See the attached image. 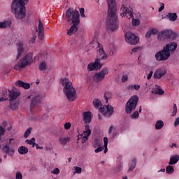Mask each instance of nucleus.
I'll use <instances>...</instances> for the list:
<instances>
[{
  "mask_svg": "<svg viewBox=\"0 0 179 179\" xmlns=\"http://www.w3.org/2000/svg\"><path fill=\"white\" fill-rule=\"evenodd\" d=\"M177 17H178V16L176 13H168L166 15V18L169 19V20H171V22H176Z\"/></svg>",
  "mask_w": 179,
  "mask_h": 179,
  "instance_id": "cd10ccee",
  "label": "nucleus"
},
{
  "mask_svg": "<svg viewBox=\"0 0 179 179\" xmlns=\"http://www.w3.org/2000/svg\"><path fill=\"white\" fill-rule=\"evenodd\" d=\"M17 55L16 57V59H19L20 57H22V54H23L24 51V48H23V41H20L17 43Z\"/></svg>",
  "mask_w": 179,
  "mask_h": 179,
  "instance_id": "4be33fe9",
  "label": "nucleus"
},
{
  "mask_svg": "<svg viewBox=\"0 0 179 179\" xmlns=\"http://www.w3.org/2000/svg\"><path fill=\"white\" fill-rule=\"evenodd\" d=\"M31 128H29L24 133V138H29L30 134H31Z\"/></svg>",
  "mask_w": 179,
  "mask_h": 179,
  "instance_id": "a18cd8bd",
  "label": "nucleus"
},
{
  "mask_svg": "<svg viewBox=\"0 0 179 179\" xmlns=\"http://www.w3.org/2000/svg\"><path fill=\"white\" fill-rule=\"evenodd\" d=\"M139 89H141V85L138 84H135L134 85H133V90H139Z\"/></svg>",
  "mask_w": 179,
  "mask_h": 179,
  "instance_id": "052dcab7",
  "label": "nucleus"
},
{
  "mask_svg": "<svg viewBox=\"0 0 179 179\" xmlns=\"http://www.w3.org/2000/svg\"><path fill=\"white\" fill-rule=\"evenodd\" d=\"M33 62H34V60H33V53H28L22 60L16 64L14 66V69L19 71V69H22V68H26L28 65H31Z\"/></svg>",
  "mask_w": 179,
  "mask_h": 179,
  "instance_id": "39448f33",
  "label": "nucleus"
},
{
  "mask_svg": "<svg viewBox=\"0 0 179 179\" xmlns=\"http://www.w3.org/2000/svg\"><path fill=\"white\" fill-rule=\"evenodd\" d=\"M59 142L63 146L67 144L68 142H71V138L69 137H60L59 138Z\"/></svg>",
  "mask_w": 179,
  "mask_h": 179,
  "instance_id": "c85d7f7f",
  "label": "nucleus"
},
{
  "mask_svg": "<svg viewBox=\"0 0 179 179\" xmlns=\"http://www.w3.org/2000/svg\"><path fill=\"white\" fill-rule=\"evenodd\" d=\"M135 167H136V159H134L132 160L131 164L129 169V171H133L134 170Z\"/></svg>",
  "mask_w": 179,
  "mask_h": 179,
  "instance_id": "c9c22d12",
  "label": "nucleus"
},
{
  "mask_svg": "<svg viewBox=\"0 0 179 179\" xmlns=\"http://www.w3.org/2000/svg\"><path fill=\"white\" fill-rule=\"evenodd\" d=\"M164 48L166 49L169 51V52H174V51L177 50V43L171 42L166 44V45Z\"/></svg>",
  "mask_w": 179,
  "mask_h": 179,
  "instance_id": "5701e85b",
  "label": "nucleus"
},
{
  "mask_svg": "<svg viewBox=\"0 0 179 179\" xmlns=\"http://www.w3.org/2000/svg\"><path fill=\"white\" fill-rule=\"evenodd\" d=\"M139 101V97L136 95L132 96L129 101L127 102L125 106V110L127 114H131L135 108H136V106H138V102Z\"/></svg>",
  "mask_w": 179,
  "mask_h": 179,
  "instance_id": "0eeeda50",
  "label": "nucleus"
},
{
  "mask_svg": "<svg viewBox=\"0 0 179 179\" xmlns=\"http://www.w3.org/2000/svg\"><path fill=\"white\" fill-rule=\"evenodd\" d=\"M103 143V141L101 138H95L92 142L94 148H99Z\"/></svg>",
  "mask_w": 179,
  "mask_h": 179,
  "instance_id": "c756f323",
  "label": "nucleus"
},
{
  "mask_svg": "<svg viewBox=\"0 0 179 179\" xmlns=\"http://www.w3.org/2000/svg\"><path fill=\"white\" fill-rule=\"evenodd\" d=\"M36 32L38 33V38L39 40H44V24L41 22V20H38V28H36Z\"/></svg>",
  "mask_w": 179,
  "mask_h": 179,
  "instance_id": "dca6fc26",
  "label": "nucleus"
},
{
  "mask_svg": "<svg viewBox=\"0 0 179 179\" xmlns=\"http://www.w3.org/2000/svg\"><path fill=\"white\" fill-rule=\"evenodd\" d=\"M99 113H102L106 118H110V117L114 114V108L110 105L104 106L99 108Z\"/></svg>",
  "mask_w": 179,
  "mask_h": 179,
  "instance_id": "4468645a",
  "label": "nucleus"
},
{
  "mask_svg": "<svg viewBox=\"0 0 179 179\" xmlns=\"http://www.w3.org/2000/svg\"><path fill=\"white\" fill-rule=\"evenodd\" d=\"M125 82H128V76H127V75H124L122 77V83H125Z\"/></svg>",
  "mask_w": 179,
  "mask_h": 179,
  "instance_id": "3c124183",
  "label": "nucleus"
},
{
  "mask_svg": "<svg viewBox=\"0 0 179 179\" xmlns=\"http://www.w3.org/2000/svg\"><path fill=\"white\" fill-rule=\"evenodd\" d=\"M80 16L79 11L72 8H69L66 11V17L68 22H71V23H80Z\"/></svg>",
  "mask_w": 179,
  "mask_h": 179,
  "instance_id": "423d86ee",
  "label": "nucleus"
},
{
  "mask_svg": "<svg viewBox=\"0 0 179 179\" xmlns=\"http://www.w3.org/2000/svg\"><path fill=\"white\" fill-rule=\"evenodd\" d=\"M62 85L64 86L63 92L69 101L76 100V90L72 85V83L68 78L62 80Z\"/></svg>",
  "mask_w": 179,
  "mask_h": 179,
  "instance_id": "7ed1b4c3",
  "label": "nucleus"
},
{
  "mask_svg": "<svg viewBox=\"0 0 179 179\" xmlns=\"http://www.w3.org/2000/svg\"><path fill=\"white\" fill-rule=\"evenodd\" d=\"M17 106H19L17 102L10 101V108L11 110H16L17 108Z\"/></svg>",
  "mask_w": 179,
  "mask_h": 179,
  "instance_id": "72a5a7b5",
  "label": "nucleus"
},
{
  "mask_svg": "<svg viewBox=\"0 0 179 179\" xmlns=\"http://www.w3.org/2000/svg\"><path fill=\"white\" fill-rule=\"evenodd\" d=\"M96 44L98 45V52H97V57L96 59L101 62V61H106L107 58H108V56L107 55V53L104 52V48L103 47V45L101 44L99 42H96Z\"/></svg>",
  "mask_w": 179,
  "mask_h": 179,
  "instance_id": "9d476101",
  "label": "nucleus"
},
{
  "mask_svg": "<svg viewBox=\"0 0 179 179\" xmlns=\"http://www.w3.org/2000/svg\"><path fill=\"white\" fill-rule=\"evenodd\" d=\"M103 143H104V153H106L107 152H108V149L107 148V146L108 145V138L107 137H104L103 138Z\"/></svg>",
  "mask_w": 179,
  "mask_h": 179,
  "instance_id": "4c0bfd02",
  "label": "nucleus"
},
{
  "mask_svg": "<svg viewBox=\"0 0 179 179\" xmlns=\"http://www.w3.org/2000/svg\"><path fill=\"white\" fill-rule=\"evenodd\" d=\"M125 41L126 43H128V44L135 45V44H138L139 37L136 36V35L132 32H127L125 34Z\"/></svg>",
  "mask_w": 179,
  "mask_h": 179,
  "instance_id": "ddd939ff",
  "label": "nucleus"
},
{
  "mask_svg": "<svg viewBox=\"0 0 179 179\" xmlns=\"http://www.w3.org/2000/svg\"><path fill=\"white\" fill-rule=\"evenodd\" d=\"M167 174H173L174 173V167L173 166H167L166 168Z\"/></svg>",
  "mask_w": 179,
  "mask_h": 179,
  "instance_id": "e433bc0d",
  "label": "nucleus"
},
{
  "mask_svg": "<svg viewBox=\"0 0 179 179\" xmlns=\"http://www.w3.org/2000/svg\"><path fill=\"white\" fill-rule=\"evenodd\" d=\"M6 132L5 128L0 126V135H4Z\"/></svg>",
  "mask_w": 179,
  "mask_h": 179,
  "instance_id": "13d9d810",
  "label": "nucleus"
},
{
  "mask_svg": "<svg viewBox=\"0 0 179 179\" xmlns=\"http://www.w3.org/2000/svg\"><path fill=\"white\" fill-rule=\"evenodd\" d=\"M15 86H17L18 87H22L25 90L30 89V83H24L22 80H17L15 83Z\"/></svg>",
  "mask_w": 179,
  "mask_h": 179,
  "instance_id": "a878e982",
  "label": "nucleus"
},
{
  "mask_svg": "<svg viewBox=\"0 0 179 179\" xmlns=\"http://www.w3.org/2000/svg\"><path fill=\"white\" fill-rule=\"evenodd\" d=\"M39 69L41 71H45L47 69V64L43 62L39 64Z\"/></svg>",
  "mask_w": 179,
  "mask_h": 179,
  "instance_id": "a19ab883",
  "label": "nucleus"
},
{
  "mask_svg": "<svg viewBox=\"0 0 179 179\" xmlns=\"http://www.w3.org/2000/svg\"><path fill=\"white\" fill-rule=\"evenodd\" d=\"M113 129H114V127L110 126L108 130V134H111L113 132Z\"/></svg>",
  "mask_w": 179,
  "mask_h": 179,
  "instance_id": "774afa93",
  "label": "nucleus"
},
{
  "mask_svg": "<svg viewBox=\"0 0 179 179\" xmlns=\"http://www.w3.org/2000/svg\"><path fill=\"white\" fill-rule=\"evenodd\" d=\"M102 66L103 64H101L96 59L94 62L90 63L87 65V71H89V72H92V71H99V69H101Z\"/></svg>",
  "mask_w": 179,
  "mask_h": 179,
  "instance_id": "f3484780",
  "label": "nucleus"
},
{
  "mask_svg": "<svg viewBox=\"0 0 179 179\" xmlns=\"http://www.w3.org/2000/svg\"><path fill=\"white\" fill-rule=\"evenodd\" d=\"M93 104L95 108H99L101 106V101L100 99H94Z\"/></svg>",
  "mask_w": 179,
  "mask_h": 179,
  "instance_id": "58836bf2",
  "label": "nucleus"
},
{
  "mask_svg": "<svg viewBox=\"0 0 179 179\" xmlns=\"http://www.w3.org/2000/svg\"><path fill=\"white\" fill-rule=\"evenodd\" d=\"M114 171L115 173H120V171H122V164H119Z\"/></svg>",
  "mask_w": 179,
  "mask_h": 179,
  "instance_id": "79ce46f5",
  "label": "nucleus"
},
{
  "mask_svg": "<svg viewBox=\"0 0 179 179\" xmlns=\"http://www.w3.org/2000/svg\"><path fill=\"white\" fill-rule=\"evenodd\" d=\"M90 135H92V130H90V126L87 124L85 125V131L81 134L82 143H86V141L89 140Z\"/></svg>",
  "mask_w": 179,
  "mask_h": 179,
  "instance_id": "2eb2a0df",
  "label": "nucleus"
},
{
  "mask_svg": "<svg viewBox=\"0 0 179 179\" xmlns=\"http://www.w3.org/2000/svg\"><path fill=\"white\" fill-rule=\"evenodd\" d=\"M150 30L152 34H157V33H159V30H157V29H151Z\"/></svg>",
  "mask_w": 179,
  "mask_h": 179,
  "instance_id": "680f3d73",
  "label": "nucleus"
},
{
  "mask_svg": "<svg viewBox=\"0 0 179 179\" xmlns=\"http://www.w3.org/2000/svg\"><path fill=\"white\" fill-rule=\"evenodd\" d=\"M108 17L106 20V29L110 31H115L118 29V16H117V3L115 0H107Z\"/></svg>",
  "mask_w": 179,
  "mask_h": 179,
  "instance_id": "f257e3e1",
  "label": "nucleus"
},
{
  "mask_svg": "<svg viewBox=\"0 0 179 179\" xmlns=\"http://www.w3.org/2000/svg\"><path fill=\"white\" fill-rule=\"evenodd\" d=\"M164 127V123L162 120H158L155 124V129H162Z\"/></svg>",
  "mask_w": 179,
  "mask_h": 179,
  "instance_id": "473e14b6",
  "label": "nucleus"
},
{
  "mask_svg": "<svg viewBox=\"0 0 179 179\" xmlns=\"http://www.w3.org/2000/svg\"><path fill=\"white\" fill-rule=\"evenodd\" d=\"M29 0H13L11 3V12L16 19H24L26 17V5Z\"/></svg>",
  "mask_w": 179,
  "mask_h": 179,
  "instance_id": "f03ea898",
  "label": "nucleus"
},
{
  "mask_svg": "<svg viewBox=\"0 0 179 179\" xmlns=\"http://www.w3.org/2000/svg\"><path fill=\"white\" fill-rule=\"evenodd\" d=\"M127 90H134V85H128L127 87Z\"/></svg>",
  "mask_w": 179,
  "mask_h": 179,
  "instance_id": "338daca9",
  "label": "nucleus"
},
{
  "mask_svg": "<svg viewBox=\"0 0 179 179\" xmlns=\"http://www.w3.org/2000/svg\"><path fill=\"white\" fill-rule=\"evenodd\" d=\"M167 73V70L164 68H159L154 73V79H162Z\"/></svg>",
  "mask_w": 179,
  "mask_h": 179,
  "instance_id": "a211bd4d",
  "label": "nucleus"
},
{
  "mask_svg": "<svg viewBox=\"0 0 179 179\" xmlns=\"http://www.w3.org/2000/svg\"><path fill=\"white\" fill-rule=\"evenodd\" d=\"M71 126L72 124H71V122H66L64 124V129L68 131L69 129H71Z\"/></svg>",
  "mask_w": 179,
  "mask_h": 179,
  "instance_id": "de8ad7c7",
  "label": "nucleus"
},
{
  "mask_svg": "<svg viewBox=\"0 0 179 179\" xmlns=\"http://www.w3.org/2000/svg\"><path fill=\"white\" fill-rule=\"evenodd\" d=\"M155 58L157 61H167L170 58V52L164 48L155 54Z\"/></svg>",
  "mask_w": 179,
  "mask_h": 179,
  "instance_id": "f8f14e48",
  "label": "nucleus"
},
{
  "mask_svg": "<svg viewBox=\"0 0 179 179\" xmlns=\"http://www.w3.org/2000/svg\"><path fill=\"white\" fill-rule=\"evenodd\" d=\"M36 38H37V36L36 35H33L29 41V44H34Z\"/></svg>",
  "mask_w": 179,
  "mask_h": 179,
  "instance_id": "49530a36",
  "label": "nucleus"
},
{
  "mask_svg": "<svg viewBox=\"0 0 179 179\" xmlns=\"http://www.w3.org/2000/svg\"><path fill=\"white\" fill-rule=\"evenodd\" d=\"M108 68L104 67L101 71L95 73L92 78L93 82H94V83H100V82H103L104 78H106V75H108Z\"/></svg>",
  "mask_w": 179,
  "mask_h": 179,
  "instance_id": "1a4fd4ad",
  "label": "nucleus"
},
{
  "mask_svg": "<svg viewBox=\"0 0 179 179\" xmlns=\"http://www.w3.org/2000/svg\"><path fill=\"white\" fill-rule=\"evenodd\" d=\"M176 37H177V34L170 29L164 30L157 35L158 40L161 41H164V40H174Z\"/></svg>",
  "mask_w": 179,
  "mask_h": 179,
  "instance_id": "6e6552de",
  "label": "nucleus"
},
{
  "mask_svg": "<svg viewBox=\"0 0 179 179\" xmlns=\"http://www.w3.org/2000/svg\"><path fill=\"white\" fill-rule=\"evenodd\" d=\"M103 150H104L103 147H99L98 148L94 150V152H95V153H99L100 152H103Z\"/></svg>",
  "mask_w": 179,
  "mask_h": 179,
  "instance_id": "864d4df0",
  "label": "nucleus"
},
{
  "mask_svg": "<svg viewBox=\"0 0 179 179\" xmlns=\"http://www.w3.org/2000/svg\"><path fill=\"white\" fill-rule=\"evenodd\" d=\"M103 97L106 100V103H108V100L113 97V94L110 92H107L104 94Z\"/></svg>",
  "mask_w": 179,
  "mask_h": 179,
  "instance_id": "f704fd0d",
  "label": "nucleus"
},
{
  "mask_svg": "<svg viewBox=\"0 0 179 179\" xmlns=\"http://www.w3.org/2000/svg\"><path fill=\"white\" fill-rule=\"evenodd\" d=\"M6 92V96H1L0 98V103L2 102V101H5V100H8V92L7 91H5Z\"/></svg>",
  "mask_w": 179,
  "mask_h": 179,
  "instance_id": "8fccbe9b",
  "label": "nucleus"
},
{
  "mask_svg": "<svg viewBox=\"0 0 179 179\" xmlns=\"http://www.w3.org/2000/svg\"><path fill=\"white\" fill-rule=\"evenodd\" d=\"M178 161H179L178 155L171 156L169 164V166H173V164H177V163H178Z\"/></svg>",
  "mask_w": 179,
  "mask_h": 179,
  "instance_id": "bb28decb",
  "label": "nucleus"
},
{
  "mask_svg": "<svg viewBox=\"0 0 179 179\" xmlns=\"http://www.w3.org/2000/svg\"><path fill=\"white\" fill-rule=\"evenodd\" d=\"M41 100H43V96L41 95L35 96L31 101V111H33V108L37 106V104H40L41 103Z\"/></svg>",
  "mask_w": 179,
  "mask_h": 179,
  "instance_id": "aec40b11",
  "label": "nucleus"
},
{
  "mask_svg": "<svg viewBox=\"0 0 179 179\" xmlns=\"http://www.w3.org/2000/svg\"><path fill=\"white\" fill-rule=\"evenodd\" d=\"M74 169L76 170L74 173H76L77 174H80V173H82V168L79 166H75Z\"/></svg>",
  "mask_w": 179,
  "mask_h": 179,
  "instance_id": "09e8293b",
  "label": "nucleus"
},
{
  "mask_svg": "<svg viewBox=\"0 0 179 179\" xmlns=\"http://www.w3.org/2000/svg\"><path fill=\"white\" fill-rule=\"evenodd\" d=\"M15 178L16 179H22V178H23V176L22 175V173L17 172V173L15 175Z\"/></svg>",
  "mask_w": 179,
  "mask_h": 179,
  "instance_id": "603ef678",
  "label": "nucleus"
},
{
  "mask_svg": "<svg viewBox=\"0 0 179 179\" xmlns=\"http://www.w3.org/2000/svg\"><path fill=\"white\" fill-rule=\"evenodd\" d=\"M141 50H142V48L136 47L132 49L131 52H138V51H141Z\"/></svg>",
  "mask_w": 179,
  "mask_h": 179,
  "instance_id": "5fc2aeb1",
  "label": "nucleus"
},
{
  "mask_svg": "<svg viewBox=\"0 0 179 179\" xmlns=\"http://www.w3.org/2000/svg\"><path fill=\"white\" fill-rule=\"evenodd\" d=\"M163 9H164V3H162V6L159 7L158 11L159 12H162V10H163Z\"/></svg>",
  "mask_w": 179,
  "mask_h": 179,
  "instance_id": "69168bd1",
  "label": "nucleus"
},
{
  "mask_svg": "<svg viewBox=\"0 0 179 179\" xmlns=\"http://www.w3.org/2000/svg\"><path fill=\"white\" fill-rule=\"evenodd\" d=\"M177 115V104L173 103V106L172 108V117H176Z\"/></svg>",
  "mask_w": 179,
  "mask_h": 179,
  "instance_id": "ea45409f",
  "label": "nucleus"
},
{
  "mask_svg": "<svg viewBox=\"0 0 179 179\" xmlns=\"http://www.w3.org/2000/svg\"><path fill=\"white\" fill-rule=\"evenodd\" d=\"M8 93L10 101L16 100V99L20 96V92L15 88H13L12 90H8Z\"/></svg>",
  "mask_w": 179,
  "mask_h": 179,
  "instance_id": "6ab92c4d",
  "label": "nucleus"
},
{
  "mask_svg": "<svg viewBox=\"0 0 179 179\" xmlns=\"http://www.w3.org/2000/svg\"><path fill=\"white\" fill-rule=\"evenodd\" d=\"M179 125V117H177L174 122V127H178Z\"/></svg>",
  "mask_w": 179,
  "mask_h": 179,
  "instance_id": "e2e57ef3",
  "label": "nucleus"
},
{
  "mask_svg": "<svg viewBox=\"0 0 179 179\" xmlns=\"http://www.w3.org/2000/svg\"><path fill=\"white\" fill-rule=\"evenodd\" d=\"M27 142L28 145H32L33 148H34V145H35V142H36V138H32L30 140H27Z\"/></svg>",
  "mask_w": 179,
  "mask_h": 179,
  "instance_id": "c03bdc74",
  "label": "nucleus"
},
{
  "mask_svg": "<svg viewBox=\"0 0 179 179\" xmlns=\"http://www.w3.org/2000/svg\"><path fill=\"white\" fill-rule=\"evenodd\" d=\"M80 13L81 17H85V8H81L80 9Z\"/></svg>",
  "mask_w": 179,
  "mask_h": 179,
  "instance_id": "6e6d98bb",
  "label": "nucleus"
},
{
  "mask_svg": "<svg viewBox=\"0 0 179 179\" xmlns=\"http://www.w3.org/2000/svg\"><path fill=\"white\" fill-rule=\"evenodd\" d=\"M139 117V113L138 111H135L133 114L131 115V120H136Z\"/></svg>",
  "mask_w": 179,
  "mask_h": 179,
  "instance_id": "37998d69",
  "label": "nucleus"
},
{
  "mask_svg": "<svg viewBox=\"0 0 179 179\" xmlns=\"http://www.w3.org/2000/svg\"><path fill=\"white\" fill-rule=\"evenodd\" d=\"M152 31H150V29L147 32L146 35H145V37L147 38H149L150 37V36H152Z\"/></svg>",
  "mask_w": 179,
  "mask_h": 179,
  "instance_id": "0e129e2a",
  "label": "nucleus"
},
{
  "mask_svg": "<svg viewBox=\"0 0 179 179\" xmlns=\"http://www.w3.org/2000/svg\"><path fill=\"white\" fill-rule=\"evenodd\" d=\"M151 93H152V94H159V96H163V94H164V90H163L159 85H156L155 88L152 89Z\"/></svg>",
  "mask_w": 179,
  "mask_h": 179,
  "instance_id": "b1692460",
  "label": "nucleus"
},
{
  "mask_svg": "<svg viewBox=\"0 0 179 179\" xmlns=\"http://www.w3.org/2000/svg\"><path fill=\"white\" fill-rule=\"evenodd\" d=\"M83 121L85 124H90L92 122V119L93 118V115H92V112L87 111L83 113Z\"/></svg>",
  "mask_w": 179,
  "mask_h": 179,
  "instance_id": "412c9836",
  "label": "nucleus"
},
{
  "mask_svg": "<svg viewBox=\"0 0 179 179\" xmlns=\"http://www.w3.org/2000/svg\"><path fill=\"white\" fill-rule=\"evenodd\" d=\"M78 25H79V23H73V25L67 31L68 36H72L73 34H75V33L78 31Z\"/></svg>",
  "mask_w": 179,
  "mask_h": 179,
  "instance_id": "393cba45",
  "label": "nucleus"
},
{
  "mask_svg": "<svg viewBox=\"0 0 179 179\" xmlns=\"http://www.w3.org/2000/svg\"><path fill=\"white\" fill-rule=\"evenodd\" d=\"M152 76H153V71H150V73L147 76L148 80L152 79Z\"/></svg>",
  "mask_w": 179,
  "mask_h": 179,
  "instance_id": "bf43d9fd",
  "label": "nucleus"
},
{
  "mask_svg": "<svg viewBox=\"0 0 179 179\" xmlns=\"http://www.w3.org/2000/svg\"><path fill=\"white\" fill-rule=\"evenodd\" d=\"M18 153L20 155H27L29 153V148L24 146H20L18 148Z\"/></svg>",
  "mask_w": 179,
  "mask_h": 179,
  "instance_id": "7c9ffc66",
  "label": "nucleus"
},
{
  "mask_svg": "<svg viewBox=\"0 0 179 179\" xmlns=\"http://www.w3.org/2000/svg\"><path fill=\"white\" fill-rule=\"evenodd\" d=\"M13 141H15V139L10 138L9 142L6 143L5 145L2 148V152L10 157H13V155H15V148H10V143H12Z\"/></svg>",
  "mask_w": 179,
  "mask_h": 179,
  "instance_id": "9b49d317",
  "label": "nucleus"
},
{
  "mask_svg": "<svg viewBox=\"0 0 179 179\" xmlns=\"http://www.w3.org/2000/svg\"><path fill=\"white\" fill-rule=\"evenodd\" d=\"M52 174H59V169L55 168L53 171H52Z\"/></svg>",
  "mask_w": 179,
  "mask_h": 179,
  "instance_id": "4d7b16f0",
  "label": "nucleus"
},
{
  "mask_svg": "<svg viewBox=\"0 0 179 179\" xmlns=\"http://www.w3.org/2000/svg\"><path fill=\"white\" fill-rule=\"evenodd\" d=\"M120 15L122 17H127V19H132V24L133 26H139L141 24V21L138 19L134 18V10L132 8L126 7L125 5H122L120 8Z\"/></svg>",
  "mask_w": 179,
  "mask_h": 179,
  "instance_id": "20e7f679",
  "label": "nucleus"
},
{
  "mask_svg": "<svg viewBox=\"0 0 179 179\" xmlns=\"http://www.w3.org/2000/svg\"><path fill=\"white\" fill-rule=\"evenodd\" d=\"M12 22L10 21L0 22V29H6L10 27Z\"/></svg>",
  "mask_w": 179,
  "mask_h": 179,
  "instance_id": "2f4dec72",
  "label": "nucleus"
}]
</instances>
